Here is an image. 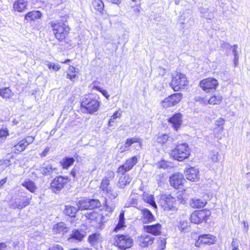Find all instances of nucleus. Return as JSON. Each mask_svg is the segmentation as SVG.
Instances as JSON below:
<instances>
[{
	"mask_svg": "<svg viewBox=\"0 0 250 250\" xmlns=\"http://www.w3.org/2000/svg\"><path fill=\"white\" fill-rule=\"evenodd\" d=\"M68 16L65 15L60 20L49 22L55 37L60 42L63 41L68 36L70 28L67 23Z\"/></svg>",
	"mask_w": 250,
	"mask_h": 250,
	"instance_id": "nucleus-1",
	"label": "nucleus"
},
{
	"mask_svg": "<svg viewBox=\"0 0 250 250\" xmlns=\"http://www.w3.org/2000/svg\"><path fill=\"white\" fill-rule=\"evenodd\" d=\"M186 183L187 181L182 173L173 174V187L176 189H181L176 193L177 200L181 204H185L188 197L184 189Z\"/></svg>",
	"mask_w": 250,
	"mask_h": 250,
	"instance_id": "nucleus-2",
	"label": "nucleus"
},
{
	"mask_svg": "<svg viewBox=\"0 0 250 250\" xmlns=\"http://www.w3.org/2000/svg\"><path fill=\"white\" fill-rule=\"evenodd\" d=\"M211 216V211L208 208H203L193 211L190 214L189 220L191 223L198 225L207 223Z\"/></svg>",
	"mask_w": 250,
	"mask_h": 250,
	"instance_id": "nucleus-3",
	"label": "nucleus"
},
{
	"mask_svg": "<svg viewBox=\"0 0 250 250\" xmlns=\"http://www.w3.org/2000/svg\"><path fill=\"white\" fill-rule=\"evenodd\" d=\"M100 103L97 100L92 98L91 95L86 96L81 102V109L83 112L93 114L98 111Z\"/></svg>",
	"mask_w": 250,
	"mask_h": 250,
	"instance_id": "nucleus-4",
	"label": "nucleus"
},
{
	"mask_svg": "<svg viewBox=\"0 0 250 250\" xmlns=\"http://www.w3.org/2000/svg\"><path fill=\"white\" fill-rule=\"evenodd\" d=\"M191 154V150L186 143L178 144L173 149V158L179 162L188 159Z\"/></svg>",
	"mask_w": 250,
	"mask_h": 250,
	"instance_id": "nucleus-5",
	"label": "nucleus"
},
{
	"mask_svg": "<svg viewBox=\"0 0 250 250\" xmlns=\"http://www.w3.org/2000/svg\"><path fill=\"white\" fill-rule=\"evenodd\" d=\"M199 86L203 91L208 93L215 91L219 86V83L213 77H208L201 80Z\"/></svg>",
	"mask_w": 250,
	"mask_h": 250,
	"instance_id": "nucleus-6",
	"label": "nucleus"
},
{
	"mask_svg": "<svg viewBox=\"0 0 250 250\" xmlns=\"http://www.w3.org/2000/svg\"><path fill=\"white\" fill-rule=\"evenodd\" d=\"M114 240V245L121 250L130 248L133 245L132 239L128 235L118 234Z\"/></svg>",
	"mask_w": 250,
	"mask_h": 250,
	"instance_id": "nucleus-7",
	"label": "nucleus"
},
{
	"mask_svg": "<svg viewBox=\"0 0 250 250\" xmlns=\"http://www.w3.org/2000/svg\"><path fill=\"white\" fill-rule=\"evenodd\" d=\"M188 81L186 76L181 73H177L173 78V90L178 91L188 85Z\"/></svg>",
	"mask_w": 250,
	"mask_h": 250,
	"instance_id": "nucleus-8",
	"label": "nucleus"
},
{
	"mask_svg": "<svg viewBox=\"0 0 250 250\" xmlns=\"http://www.w3.org/2000/svg\"><path fill=\"white\" fill-rule=\"evenodd\" d=\"M31 199V196H21L12 200L9 205L10 208H12L21 209L30 203Z\"/></svg>",
	"mask_w": 250,
	"mask_h": 250,
	"instance_id": "nucleus-9",
	"label": "nucleus"
},
{
	"mask_svg": "<svg viewBox=\"0 0 250 250\" xmlns=\"http://www.w3.org/2000/svg\"><path fill=\"white\" fill-rule=\"evenodd\" d=\"M216 242V237L211 234L200 235L195 242V246L200 247L203 245H210Z\"/></svg>",
	"mask_w": 250,
	"mask_h": 250,
	"instance_id": "nucleus-10",
	"label": "nucleus"
},
{
	"mask_svg": "<svg viewBox=\"0 0 250 250\" xmlns=\"http://www.w3.org/2000/svg\"><path fill=\"white\" fill-rule=\"evenodd\" d=\"M68 182V178L62 176L56 177L51 183V189L55 193L60 191Z\"/></svg>",
	"mask_w": 250,
	"mask_h": 250,
	"instance_id": "nucleus-11",
	"label": "nucleus"
},
{
	"mask_svg": "<svg viewBox=\"0 0 250 250\" xmlns=\"http://www.w3.org/2000/svg\"><path fill=\"white\" fill-rule=\"evenodd\" d=\"M184 174L186 179L192 182H198L200 179V171L194 167H189L185 168Z\"/></svg>",
	"mask_w": 250,
	"mask_h": 250,
	"instance_id": "nucleus-12",
	"label": "nucleus"
},
{
	"mask_svg": "<svg viewBox=\"0 0 250 250\" xmlns=\"http://www.w3.org/2000/svg\"><path fill=\"white\" fill-rule=\"evenodd\" d=\"M138 159L136 156H133L126 160L124 165H121L117 169V172L119 174H125L130 170L137 164Z\"/></svg>",
	"mask_w": 250,
	"mask_h": 250,
	"instance_id": "nucleus-13",
	"label": "nucleus"
},
{
	"mask_svg": "<svg viewBox=\"0 0 250 250\" xmlns=\"http://www.w3.org/2000/svg\"><path fill=\"white\" fill-rule=\"evenodd\" d=\"M58 170L49 161L44 162L39 168L40 172L44 176H51L53 173H57Z\"/></svg>",
	"mask_w": 250,
	"mask_h": 250,
	"instance_id": "nucleus-14",
	"label": "nucleus"
},
{
	"mask_svg": "<svg viewBox=\"0 0 250 250\" xmlns=\"http://www.w3.org/2000/svg\"><path fill=\"white\" fill-rule=\"evenodd\" d=\"M84 236V232L82 229H74L70 234L68 240L71 242H73L74 241L81 242L83 240Z\"/></svg>",
	"mask_w": 250,
	"mask_h": 250,
	"instance_id": "nucleus-15",
	"label": "nucleus"
},
{
	"mask_svg": "<svg viewBox=\"0 0 250 250\" xmlns=\"http://www.w3.org/2000/svg\"><path fill=\"white\" fill-rule=\"evenodd\" d=\"M119 181L117 184V187L120 188H124L131 182L132 178L129 174H120Z\"/></svg>",
	"mask_w": 250,
	"mask_h": 250,
	"instance_id": "nucleus-16",
	"label": "nucleus"
},
{
	"mask_svg": "<svg viewBox=\"0 0 250 250\" xmlns=\"http://www.w3.org/2000/svg\"><path fill=\"white\" fill-rule=\"evenodd\" d=\"M144 229L146 232L156 236L161 233V225L159 223L152 225H146L144 226Z\"/></svg>",
	"mask_w": 250,
	"mask_h": 250,
	"instance_id": "nucleus-17",
	"label": "nucleus"
},
{
	"mask_svg": "<svg viewBox=\"0 0 250 250\" xmlns=\"http://www.w3.org/2000/svg\"><path fill=\"white\" fill-rule=\"evenodd\" d=\"M207 200L199 198H192L189 202V206L194 209L203 208L207 205Z\"/></svg>",
	"mask_w": 250,
	"mask_h": 250,
	"instance_id": "nucleus-18",
	"label": "nucleus"
},
{
	"mask_svg": "<svg viewBox=\"0 0 250 250\" xmlns=\"http://www.w3.org/2000/svg\"><path fill=\"white\" fill-rule=\"evenodd\" d=\"M172 196L170 194L162 195L161 199V204L165 209L170 210L172 208Z\"/></svg>",
	"mask_w": 250,
	"mask_h": 250,
	"instance_id": "nucleus-19",
	"label": "nucleus"
},
{
	"mask_svg": "<svg viewBox=\"0 0 250 250\" xmlns=\"http://www.w3.org/2000/svg\"><path fill=\"white\" fill-rule=\"evenodd\" d=\"M42 14L40 11L35 10L28 12L24 16V20L27 21H35L41 19Z\"/></svg>",
	"mask_w": 250,
	"mask_h": 250,
	"instance_id": "nucleus-20",
	"label": "nucleus"
},
{
	"mask_svg": "<svg viewBox=\"0 0 250 250\" xmlns=\"http://www.w3.org/2000/svg\"><path fill=\"white\" fill-rule=\"evenodd\" d=\"M28 2L27 0H17L13 3V9L18 12H22L27 7Z\"/></svg>",
	"mask_w": 250,
	"mask_h": 250,
	"instance_id": "nucleus-21",
	"label": "nucleus"
},
{
	"mask_svg": "<svg viewBox=\"0 0 250 250\" xmlns=\"http://www.w3.org/2000/svg\"><path fill=\"white\" fill-rule=\"evenodd\" d=\"M154 237L148 235L144 234L139 238L140 245L143 247H146L153 244Z\"/></svg>",
	"mask_w": 250,
	"mask_h": 250,
	"instance_id": "nucleus-22",
	"label": "nucleus"
},
{
	"mask_svg": "<svg viewBox=\"0 0 250 250\" xmlns=\"http://www.w3.org/2000/svg\"><path fill=\"white\" fill-rule=\"evenodd\" d=\"M183 124V115L180 113H176L173 115V127L175 130L180 129Z\"/></svg>",
	"mask_w": 250,
	"mask_h": 250,
	"instance_id": "nucleus-23",
	"label": "nucleus"
},
{
	"mask_svg": "<svg viewBox=\"0 0 250 250\" xmlns=\"http://www.w3.org/2000/svg\"><path fill=\"white\" fill-rule=\"evenodd\" d=\"M143 215L142 221L145 224H149L155 220V218L152 212L147 208L142 210Z\"/></svg>",
	"mask_w": 250,
	"mask_h": 250,
	"instance_id": "nucleus-24",
	"label": "nucleus"
},
{
	"mask_svg": "<svg viewBox=\"0 0 250 250\" xmlns=\"http://www.w3.org/2000/svg\"><path fill=\"white\" fill-rule=\"evenodd\" d=\"M69 230V228L63 222H60L55 224L53 228V231L56 234H63Z\"/></svg>",
	"mask_w": 250,
	"mask_h": 250,
	"instance_id": "nucleus-25",
	"label": "nucleus"
},
{
	"mask_svg": "<svg viewBox=\"0 0 250 250\" xmlns=\"http://www.w3.org/2000/svg\"><path fill=\"white\" fill-rule=\"evenodd\" d=\"M102 238L100 233L95 232L89 235L88 242L92 246H95L102 241Z\"/></svg>",
	"mask_w": 250,
	"mask_h": 250,
	"instance_id": "nucleus-26",
	"label": "nucleus"
},
{
	"mask_svg": "<svg viewBox=\"0 0 250 250\" xmlns=\"http://www.w3.org/2000/svg\"><path fill=\"white\" fill-rule=\"evenodd\" d=\"M223 100V97L219 94H212L208 99V104L210 105L220 104Z\"/></svg>",
	"mask_w": 250,
	"mask_h": 250,
	"instance_id": "nucleus-27",
	"label": "nucleus"
},
{
	"mask_svg": "<svg viewBox=\"0 0 250 250\" xmlns=\"http://www.w3.org/2000/svg\"><path fill=\"white\" fill-rule=\"evenodd\" d=\"M74 162L75 159L73 157L66 156L62 158L60 163L63 169H67Z\"/></svg>",
	"mask_w": 250,
	"mask_h": 250,
	"instance_id": "nucleus-28",
	"label": "nucleus"
},
{
	"mask_svg": "<svg viewBox=\"0 0 250 250\" xmlns=\"http://www.w3.org/2000/svg\"><path fill=\"white\" fill-rule=\"evenodd\" d=\"M139 141L138 138H128L124 146L120 148V150L121 153L129 150L130 146L134 143H137Z\"/></svg>",
	"mask_w": 250,
	"mask_h": 250,
	"instance_id": "nucleus-29",
	"label": "nucleus"
},
{
	"mask_svg": "<svg viewBox=\"0 0 250 250\" xmlns=\"http://www.w3.org/2000/svg\"><path fill=\"white\" fill-rule=\"evenodd\" d=\"M21 185L31 193H34L37 189V187L35 183L29 179L25 180L24 182L21 184Z\"/></svg>",
	"mask_w": 250,
	"mask_h": 250,
	"instance_id": "nucleus-30",
	"label": "nucleus"
},
{
	"mask_svg": "<svg viewBox=\"0 0 250 250\" xmlns=\"http://www.w3.org/2000/svg\"><path fill=\"white\" fill-rule=\"evenodd\" d=\"M125 226V214L124 211L120 212L119 216V221L118 224L114 229V231L117 232L121 229L123 228Z\"/></svg>",
	"mask_w": 250,
	"mask_h": 250,
	"instance_id": "nucleus-31",
	"label": "nucleus"
},
{
	"mask_svg": "<svg viewBox=\"0 0 250 250\" xmlns=\"http://www.w3.org/2000/svg\"><path fill=\"white\" fill-rule=\"evenodd\" d=\"M14 94L9 87L0 88V96L3 99H8L11 98Z\"/></svg>",
	"mask_w": 250,
	"mask_h": 250,
	"instance_id": "nucleus-32",
	"label": "nucleus"
},
{
	"mask_svg": "<svg viewBox=\"0 0 250 250\" xmlns=\"http://www.w3.org/2000/svg\"><path fill=\"white\" fill-rule=\"evenodd\" d=\"M92 5L96 11L100 13H103L104 10V4L102 0H93Z\"/></svg>",
	"mask_w": 250,
	"mask_h": 250,
	"instance_id": "nucleus-33",
	"label": "nucleus"
},
{
	"mask_svg": "<svg viewBox=\"0 0 250 250\" xmlns=\"http://www.w3.org/2000/svg\"><path fill=\"white\" fill-rule=\"evenodd\" d=\"M78 209L75 207L70 205H66L65 206L64 213L67 216L74 217H75Z\"/></svg>",
	"mask_w": 250,
	"mask_h": 250,
	"instance_id": "nucleus-34",
	"label": "nucleus"
},
{
	"mask_svg": "<svg viewBox=\"0 0 250 250\" xmlns=\"http://www.w3.org/2000/svg\"><path fill=\"white\" fill-rule=\"evenodd\" d=\"M88 199H82L77 203L78 209L79 210H89Z\"/></svg>",
	"mask_w": 250,
	"mask_h": 250,
	"instance_id": "nucleus-35",
	"label": "nucleus"
},
{
	"mask_svg": "<svg viewBox=\"0 0 250 250\" xmlns=\"http://www.w3.org/2000/svg\"><path fill=\"white\" fill-rule=\"evenodd\" d=\"M143 198L146 202L150 204L153 208H157V205L154 201L153 195L145 194L143 196Z\"/></svg>",
	"mask_w": 250,
	"mask_h": 250,
	"instance_id": "nucleus-36",
	"label": "nucleus"
},
{
	"mask_svg": "<svg viewBox=\"0 0 250 250\" xmlns=\"http://www.w3.org/2000/svg\"><path fill=\"white\" fill-rule=\"evenodd\" d=\"M76 68L74 66H69L67 72V78L74 81L76 77Z\"/></svg>",
	"mask_w": 250,
	"mask_h": 250,
	"instance_id": "nucleus-37",
	"label": "nucleus"
},
{
	"mask_svg": "<svg viewBox=\"0 0 250 250\" xmlns=\"http://www.w3.org/2000/svg\"><path fill=\"white\" fill-rule=\"evenodd\" d=\"M27 146L23 139L19 141L18 143L14 146V150L20 152L23 151L27 147Z\"/></svg>",
	"mask_w": 250,
	"mask_h": 250,
	"instance_id": "nucleus-38",
	"label": "nucleus"
},
{
	"mask_svg": "<svg viewBox=\"0 0 250 250\" xmlns=\"http://www.w3.org/2000/svg\"><path fill=\"white\" fill-rule=\"evenodd\" d=\"M110 181L108 177H104L103 179L101 185V188L104 192L110 188L108 187L110 184Z\"/></svg>",
	"mask_w": 250,
	"mask_h": 250,
	"instance_id": "nucleus-39",
	"label": "nucleus"
},
{
	"mask_svg": "<svg viewBox=\"0 0 250 250\" xmlns=\"http://www.w3.org/2000/svg\"><path fill=\"white\" fill-rule=\"evenodd\" d=\"M89 210L95 208H99L101 206V203L98 199H88Z\"/></svg>",
	"mask_w": 250,
	"mask_h": 250,
	"instance_id": "nucleus-40",
	"label": "nucleus"
},
{
	"mask_svg": "<svg viewBox=\"0 0 250 250\" xmlns=\"http://www.w3.org/2000/svg\"><path fill=\"white\" fill-rule=\"evenodd\" d=\"M104 192L106 193L107 196L111 199H115L118 195V192L117 191H114L111 188H110L107 190L104 191Z\"/></svg>",
	"mask_w": 250,
	"mask_h": 250,
	"instance_id": "nucleus-41",
	"label": "nucleus"
},
{
	"mask_svg": "<svg viewBox=\"0 0 250 250\" xmlns=\"http://www.w3.org/2000/svg\"><path fill=\"white\" fill-rule=\"evenodd\" d=\"M162 105L164 108H167L172 106V95L169 96L162 102Z\"/></svg>",
	"mask_w": 250,
	"mask_h": 250,
	"instance_id": "nucleus-42",
	"label": "nucleus"
},
{
	"mask_svg": "<svg viewBox=\"0 0 250 250\" xmlns=\"http://www.w3.org/2000/svg\"><path fill=\"white\" fill-rule=\"evenodd\" d=\"M183 98L181 93H173V105L179 103Z\"/></svg>",
	"mask_w": 250,
	"mask_h": 250,
	"instance_id": "nucleus-43",
	"label": "nucleus"
},
{
	"mask_svg": "<svg viewBox=\"0 0 250 250\" xmlns=\"http://www.w3.org/2000/svg\"><path fill=\"white\" fill-rule=\"evenodd\" d=\"M170 165V162L166 161L165 160H162L158 163V167L160 168L168 169L169 168H171Z\"/></svg>",
	"mask_w": 250,
	"mask_h": 250,
	"instance_id": "nucleus-44",
	"label": "nucleus"
},
{
	"mask_svg": "<svg viewBox=\"0 0 250 250\" xmlns=\"http://www.w3.org/2000/svg\"><path fill=\"white\" fill-rule=\"evenodd\" d=\"M195 101L204 105L208 104V99H207L206 97H198L195 98Z\"/></svg>",
	"mask_w": 250,
	"mask_h": 250,
	"instance_id": "nucleus-45",
	"label": "nucleus"
},
{
	"mask_svg": "<svg viewBox=\"0 0 250 250\" xmlns=\"http://www.w3.org/2000/svg\"><path fill=\"white\" fill-rule=\"evenodd\" d=\"M232 52L234 55V62H237L239 60V56L237 51V45H234L232 46Z\"/></svg>",
	"mask_w": 250,
	"mask_h": 250,
	"instance_id": "nucleus-46",
	"label": "nucleus"
},
{
	"mask_svg": "<svg viewBox=\"0 0 250 250\" xmlns=\"http://www.w3.org/2000/svg\"><path fill=\"white\" fill-rule=\"evenodd\" d=\"M168 136L167 134H164L162 136H159L157 139V141L160 144H164L168 140Z\"/></svg>",
	"mask_w": 250,
	"mask_h": 250,
	"instance_id": "nucleus-47",
	"label": "nucleus"
},
{
	"mask_svg": "<svg viewBox=\"0 0 250 250\" xmlns=\"http://www.w3.org/2000/svg\"><path fill=\"white\" fill-rule=\"evenodd\" d=\"M224 123L225 120L222 118H220L216 122V126L220 129L223 130Z\"/></svg>",
	"mask_w": 250,
	"mask_h": 250,
	"instance_id": "nucleus-48",
	"label": "nucleus"
},
{
	"mask_svg": "<svg viewBox=\"0 0 250 250\" xmlns=\"http://www.w3.org/2000/svg\"><path fill=\"white\" fill-rule=\"evenodd\" d=\"M121 116V114L119 113L118 111H116L114 112L113 115L112 116L111 118L108 122L109 126H112L111 123L114 122V120H115L117 118H120Z\"/></svg>",
	"mask_w": 250,
	"mask_h": 250,
	"instance_id": "nucleus-49",
	"label": "nucleus"
},
{
	"mask_svg": "<svg viewBox=\"0 0 250 250\" xmlns=\"http://www.w3.org/2000/svg\"><path fill=\"white\" fill-rule=\"evenodd\" d=\"M47 67L50 69L57 71L60 68V66L58 63H47Z\"/></svg>",
	"mask_w": 250,
	"mask_h": 250,
	"instance_id": "nucleus-50",
	"label": "nucleus"
},
{
	"mask_svg": "<svg viewBox=\"0 0 250 250\" xmlns=\"http://www.w3.org/2000/svg\"><path fill=\"white\" fill-rule=\"evenodd\" d=\"M93 88L96 89L97 90L101 92L105 97H106L107 99H108L109 96L106 90H104L101 87L97 86H94Z\"/></svg>",
	"mask_w": 250,
	"mask_h": 250,
	"instance_id": "nucleus-51",
	"label": "nucleus"
},
{
	"mask_svg": "<svg viewBox=\"0 0 250 250\" xmlns=\"http://www.w3.org/2000/svg\"><path fill=\"white\" fill-rule=\"evenodd\" d=\"M26 143V145L28 146L31 144L34 141V137L32 136H27L23 139Z\"/></svg>",
	"mask_w": 250,
	"mask_h": 250,
	"instance_id": "nucleus-52",
	"label": "nucleus"
},
{
	"mask_svg": "<svg viewBox=\"0 0 250 250\" xmlns=\"http://www.w3.org/2000/svg\"><path fill=\"white\" fill-rule=\"evenodd\" d=\"M8 130L7 128L0 129V138L5 137L8 135Z\"/></svg>",
	"mask_w": 250,
	"mask_h": 250,
	"instance_id": "nucleus-53",
	"label": "nucleus"
},
{
	"mask_svg": "<svg viewBox=\"0 0 250 250\" xmlns=\"http://www.w3.org/2000/svg\"><path fill=\"white\" fill-rule=\"evenodd\" d=\"M8 167V164L7 163H5L4 161L0 162V173L2 171L5 169V168Z\"/></svg>",
	"mask_w": 250,
	"mask_h": 250,
	"instance_id": "nucleus-54",
	"label": "nucleus"
},
{
	"mask_svg": "<svg viewBox=\"0 0 250 250\" xmlns=\"http://www.w3.org/2000/svg\"><path fill=\"white\" fill-rule=\"evenodd\" d=\"M48 250H63V249L61 245L57 244L49 248Z\"/></svg>",
	"mask_w": 250,
	"mask_h": 250,
	"instance_id": "nucleus-55",
	"label": "nucleus"
},
{
	"mask_svg": "<svg viewBox=\"0 0 250 250\" xmlns=\"http://www.w3.org/2000/svg\"><path fill=\"white\" fill-rule=\"evenodd\" d=\"M106 177L109 178L110 180H113L115 177V174L112 171H109L107 173V176Z\"/></svg>",
	"mask_w": 250,
	"mask_h": 250,
	"instance_id": "nucleus-56",
	"label": "nucleus"
},
{
	"mask_svg": "<svg viewBox=\"0 0 250 250\" xmlns=\"http://www.w3.org/2000/svg\"><path fill=\"white\" fill-rule=\"evenodd\" d=\"M50 150V148L48 147H46L44 150L42 152V154H41V157H45L46 156V155L47 154L48 151H49Z\"/></svg>",
	"mask_w": 250,
	"mask_h": 250,
	"instance_id": "nucleus-57",
	"label": "nucleus"
},
{
	"mask_svg": "<svg viewBox=\"0 0 250 250\" xmlns=\"http://www.w3.org/2000/svg\"><path fill=\"white\" fill-rule=\"evenodd\" d=\"M231 244H232V246L233 247L232 250H240L238 249V244H235V243L234 242L233 240L232 241Z\"/></svg>",
	"mask_w": 250,
	"mask_h": 250,
	"instance_id": "nucleus-58",
	"label": "nucleus"
},
{
	"mask_svg": "<svg viewBox=\"0 0 250 250\" xmlns=\"http://www.w3.org/2000/svg\"><path fill=\"white\" fill-rule=\"evenodd\" d=\"M94 212L93 211H90L86 213V217L89 219H90L94 217Z\"/></svg>",
	"mask_w": 250,
	"mask_h": 250,
	"instance_id": "nucleus-59",
	"label": "nucleus"
},
{
	"mask_svg": "<svg viewBox=\"0 0 250 250\" xmlns=\"http://www.w3.org/2000/svg\"><path fill=\"white\" fill-rule=\"evenodd\" d=\"M7 178H3L0 181V188L6 182Z\"/></svg>",
	"mask_w": 250,
	"mask_h": 250,
	"instance_id": "nucleus-60",
	"label": "nucleus"
},
{
	"mask_svg": "<svg viewBox=\"0 0 250 250\" xmlns=\"http://www.w3.org/2000/svg\"><path fill=\"white\" fill-rule=\"evenodd\" d=\"M108 1L111 2L112 3L119 4L121 2V0H107Z\"/></svg>",
	"mask_w": 250,
	"mask_h": 250,
	"instance_id": "nucleus-61",
	"label": "nucleus"
},
{
	"mask_svg": "<svg viewBox=\"0 0 250 250\" xmlns=\"http://www.w3.org/2000/svg\"><path fill=\"white\" fill-rule=\"evenodd\" d=\"M6 247V244L5 243L1 242L0 243V250H3Z\"/></svg>",
	"mask_w": 250,
	"mask_h": 250,
	"instance_id": "nucleus-62",
	"label": "nucleus"
},
{
	"mask_svg": "<svg viewBox=\"0 0 250 250\" xmlns=\"http://www.w3.org/2000/svg\"><path fill=\"white\" fill-rule=\"evenodd\" d=\"M71 175L73 177H75L76 175V170L73 168V169H72L71 171Z\"/></svg>",
	"mask_w": 250,
	"mask_h": 250,
	"instance_id": "nucleus-63",
	"label": "nucleus"
},
{
	"mask_svg": "<svg viewBox=\"0 0 250 250\" xmlns=\"http://www.w3.org/2000/svg\"><path fill=\"white\" fill-rule=\"evenodd\" d=\"M169 182L170 185L172 186V176H170L169 177Z\"/></svg>",
	"mask_w": 250,
	"mask_h": 250,
	"instance_id": "nucleus-64",
	"label": "nucleus"
}]
</instances>
